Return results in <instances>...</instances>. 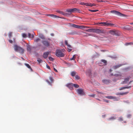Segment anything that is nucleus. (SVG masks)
I'll list each match as a JSON object with an SVG mask.
<instances>
[{
  "mask_svg": "<svg viewBox=\"0 0 133 133\" xmlns=\"http://www.w3.org/2000/svg\"><path fill=\"white\" fill-rule=\"evenodd\" d=\"M9 42L11 43H13L11 39H9Z\"/></svg>",
  "mask_w": 133,
  "mask_h": 133,
  "instance_id": "09e8293b",
  "label": "nucleus"
},
{
  "mask_svg": "<svg viewBox=\"0 0 133 133\" xmlns=\"http://www.w3.org/2000/svg\"><path fill=\"white\" fill-rule=\"evenodd\" d=\"M102 82L103 83L105 84H108L110 82L109 80L107 79H103Z\"/></svg>",
  "mask_w": 133,
  "mask_h": 133,
  "instance_id": "f8f14e48",
  "label": "nucleus"
},
{
  "mask_svg": "<svg viewBox=\"0 0 133 133\" xmlns=\"http://www.w3.org/2000/svg\"><path fill=\"white\" fill-rule=\"evenodd\" d=\"M46 66H47V68L49 69H50V67H49V66L48 65H46Z\"/></svg>",
  "mask_w": 133,
  "mask_h": 133,
  "instance_id": "5fc2aeb1",
  "label": "nucleus"
},
{
  "mask_svg": "<svg viewBox=\"0 0 133 133\" xmlns=\"http://www.w3.org/2000/svg\"><path fill=\"white\" fill-rule=\"evenodd\" d=\"M96 99L99 101H101V100L99 99H97V98Z\"/></svg>",
  "mask_w": 133,
  "mask_h": 133,
  "instance_id": "0e129e2a",
  "label": "nucleus"
},
{
  "mask_svg": "<svg viewBox=\"0 0 133 133\" xmlns=\"http://www.w3.org/2000/svg\"><path fill=\"white\" fill-rule=\"evenodd\" d=\"M22 36L23 37L25 38L26 37V35L25 34H22Z\"/></svg>",
  "mask_w": 133,
  "mask_h": 133,
  "instance_id": "49530a36",
  "label": "nucleus"
},
{
  "mask_svg": "<svg viewBox=\"0 0 133 133\" xmlns=\"http://www.w3.org/2000/svg\"><path fill=\"white\" fill-rule=\"evenodd\" d=\"M80 4L81 5H85V3L84 2H81L80 3Z\"/></svg>",
  "mask_w": 133,
  "mask_h": 133,
  "instance_id": "3c124183",
  "label": "nucleus"
},
{
  "mask_svg": "<svg viewBox=\"0 0 133 133\" xmlns=\"http://www.w3.org/2000/svg\"><path fill=\"white\" fill-rule=\"evenodd\" d=\"M76 91L77 93L80 95H84L85 94L83 90L82 89H77V90Z\"/></svg>",
  "mask_w": 133,
  "mask_h": 133,
  "instance_id": "0eeeda50",
  "label": "nucleus"
},
{
  "mask_svg": "<svg viewBox=\"0 0 133 133\" xmlns=\"http://www.w3.org/2000/svg\"><path fill=\"white\" fill-rule=\"evenodd\" d=\"M70 15V14L69 13L64 12L63 15L68 16Z\"/></svg>",
  "mask_w": 133,
  "mask_h": 133,
  "instance_id": "c9c22d12",
  "label": "nucleus"
},
{
  "mask_svg": "<svg viewBox=\"0 0 133 133\" xmlns=\"http://www.w3.org/2000/svg\"><path fill=\"white\" fill-rule=\"evenodd\" d=\"M89 10L90 11L94 12H96L98 11V10H92L91 9H89Z\"/></svg>",
  "mask_w": 133,
  "mask_h": 133,
  "instance_id": "f704fd0d",
  "label": "nucleus"
},
{
  "mask_svg": "<svg viewBox=\"0 0 133 133\" xmlns=\"http://www.w3.org/2000/svg\"><path fill=\"white\" fill-rule=\"evenodd\" d=\"M106 98L109 99H115L116 97L115 96H108L105 97Z\"/></svg>",
  "mask_w": 133,
  "mask_h": 133,
  "instance_id": "a211bd4d",
  "label": "nucleus"
},
{
  "mask_svg": "<svg viewBox=\"0 0 133 133\" xmlns=\"http://www.w3.org/2000/svg\"><path fill=\"white\" fill-rule=\"evenodd\" d=\"M106 116V115H102V117L103 118H104Z\"/></svg>",
  "mask_w": 133,
  "mask_h": 133,
  "instance_id": "6e6d98bb",
  "label": "nucleus"
},
{
  "mask_svg": "<svg viewBox=\"0 0 133 133\" xmlns=\"http://www.w3.org/2000/svg\"><path fill=\"white\" fill-rule=\"evenodd\" d=\"M76 74V72L75 71H73L71 73V75L72 76H75Z\"/></svg>",
  "mask_w": 133,
  "mask_h": 133,
  "instance_id": "bb28decb",
  "label": "nucleus"
},
{
  "mask_svg": "<svg viewBox=\"0 0 133 133\" xmlns=\"http://www.w3.org/2000/svg\"><path fill=\"white\" fill-rule=\"evenodd\" d=\"M111 12L119 16L125 17L126 16V15H125L121 14L119 12L115 10L112 11H111Z\"/></svg>",
  "mask_w": 133,
  "mask_h": 133,
  "instance_id": "20e7f679",
  "label": "nucleus"
},
{
  "mask_svg": "<svg viewBox=\"0 0 133 133\" xmlns=\"http://www.w3.org/2000/svg\"><path fill=\"white\" fill-rule=\"evenodd\" d=\"M103 100L104 101L106 102V103H108L109 102V101L107 100H106V99H103Z\"/></svg>",
  "mask_w": 133,
  "mask_h": 133,
  "instance_id": "8fccbe9b",
  "label": "nucleus"
},
{
  "mask_svg": "<svg viewBox=\"0 0 133 133\" xmlns=\"http://www.w3.org/2000/svg\"><path fill=\"white\" fill-rule=\"evenodd\" d=\"M65 44L66 45H67L69 48H71L70 45H69V44H68V42L66 41H65Z\"/></svg>",
  "mask_w": 133,
  "mask_h": 133,
  "instance_id": "473e14b6",
  "label": "nucleus"
},
{
  "mask_svg": "<svg viewBox=\"0 0 133 133\" xmlns=\"http://www.w3.org/2000/svg\"><path fill=\"white\" fill-rule=\"evenodd\" d=\"M51 15H52L51 14H46V16H51Z\"/></svg>",
  "mask_w": 133,
  "mask_h": 133,
  "instance_id": "13d9d810",
  "label": "nucleus"
},
{
  "mask_svg": "<svg viewBox=\"0 0 133 133\" xmlns=\"http://www.w3.org/2000/svg\"><path fill=\"white\" fill-rule=\"evenodd\" d=\"M133 82L132 80L130 81L129 82V84H130L131 83V82Z\"/></svg>",
  "mask_w": 133,
  "mask_h": 133,
  "instance_id": "680f3d73",
  "label": "nucleus"
},
{
  "mask_svg": "<svg viewBox=\"0 0 133 133\" xmlns=\"http://www.w3.org/2000/svg\"><path fill=\"white\" fill-rule=\"evenodd\" d=\"M131 116V115L130 114H128L127 115V117L128 118H130Z\"/></svg>",
  "mask_w": 133,
  "mask_h": 133,
  "instance_id": "de8ad7c7",
  "label": "nucleus"
},
{
  "mask_svg": "<svg viewBox=\"0 0 133 133\" xmlns=\"http://www.w3.org/2000/svg\"><path fill=\"white\" fill-rule=\"evenodd\" d=\"M66 86L68 87L70 89L72 90L73 89V84L72 83L67 84H66Z\"/></svg>",
  "mask_w": 133,
  "mask_h": 133,
  "instance_id": "9d476101",
  "label": "nucleus"
},
{
  "mask_svg": "<svg viewBox=\"0 0 133 133\" xmlns=\"http://www.w3.org/2000/svg\"><path fill=\"white\" fill-rule=\"evenodd\" d=\"M56 12L58 13L61 14L63 15L64 12L62 11H57Z\"/></svg>",
  "mask_w": 133,
  "mask_h": 133,
  "instance_id": "c85d7f7f",
  "label": "nucleus"
},
{
  "mask_svg": "<svg viewBox=\"0 0 133 133\" xmlns=\"http://www.w3.org/2000/svg\"><path fill=\"white\" fill-rule=\"evenodd\" d=\"M25 66L27 67H28V68L30 69H31V68L30 66V65L29 64H28L25 63Z\"/></svg>",
  "mask_w": 133,
  "mask_h": 133,
  "instance_id": "2f4dec72",
  "label": "nucleus"
},
{
  "mask_svg": "<svg viewBox=\"0 0 133 133\" xmlns=\"http://www.w3.org/2000/svg\"><path fill=\"white\" fill-rule=\"evenodd\" d=\"M127 26H126L125 27H123V29H127V30H128L130 29V28H127Z\"/></svg>",
  "mask_w": 133,
  "mask_h": 133,
  "instance_id": "c03bdc74",
  "label": "nucleus"
},
{
  "mask_svg": "<svg viewBox=\"0 0 133 133\" xmlns=\"http://www.w3.org/2000/svg\"><path fill=\"white\" fill-rule=\"evenodd\" d=\"M89 4L88 3H85V5H86L87 6H89Z\"/></svg>",
  "mask_w": 133,
  "mask_h": 133,
  "instance_id": "603ef678",
  "label": "nucleus"
},
{
  "mask_svg": "<svg viewBox=\"0 0 133 133\" xmlns=\"http://www.w3.org/2000/svg\"><path fill=\"white\" fill-rule=\"evenodd\" d=\"M13 41L14 42H15V40L14 38L13 39Z\"/></svg>",
  "mask_w": 133,
  "mask_h": 133,
  "instance_id": "69168bd1",
  "label": "nucleus"
},
{
  "mask_svg": "<svg viewBox=\"0 0 133 133\" xmlns=\"http://www.w3.org/2000/svg\"><path fill=\"white\" fill-rule=\"evenodd\" d=\"M74 87L75 88H77L79 87V85L77 84H73V87Z\"/></svg>",
  "mask_w": 133,
  "mask_h": 133,
  "instance_id": "7c9ffc66",
  "label": "nucleus"
},
{
  "mask_svg": "<svg viewBox=\"0 0 133 133\" xmlns=\"http://www.w3.org/2000/svg\"><path fill=\"white\" fill-rule=\"evenodd\" d=\"M40 40V39L39 38H37L35 39L34 40V41L36 42H37L38 41H39Z\"/></svg>",
  "mask_w": 133,
  "mask_h": 133,
  "instance_id": "4c0bfd02",
  "label": "nucleus"
},
{
  "mask_svg": "<svg viewBox=\"0 0 133 133\" xmlns=\"http://www.w3.org/2000/svg\"><path fill=\"white\" fill-rule=\"evenodd\" d=\"M89 6H92V4H91V3H89Z\"/></svg>",
  "mask_w": 133,
  "mask_h": 133,
  "instance_id": "4d7b16f0",
  "label": "nucleus"
},
{
  "mask_svg": "<svg viewBox=\"0 0 133 133\" xmlns=\"http://www.w3.org/2000/svg\"><path fill=\"white\" fill-rule=\"evenodd\" d=\"M122 65V64L117 65H116L114 66H113V68L114 69H117V68L121 66Z\"/></svg>",
  "mask_w": 133,
  "mask_h": 133,
  "instance_id": "6ab92c4d",
  "label": "nucleus"
},
{
  "mask_svg": "<svg viewBox=\"0 0 133 133\" xmlns=\"http://www.w3.org/2000/svg\"><path fill=\"white\" fill-rule=\"evenodd\" d=\"M49 60L50 61H52L54 60V58L51 57H49Z\"/></svg>",
  "mask_w": 133,
  "mask_h": 133,
  "instance_id": "a19ab883",
  "label": "nucleus"
},
{
  "mask_svg": "<svg viewBox=\"0 0 133 133\" xmlns=\"http://www.w3.org/2000/svg\"><path fill=\"white\" fill-rule=\"evenodd\" d=\"M14 49L15 51L21 53H23L24 52V50L21 47L17 45H14Z\"/></svg>",
  "mask_w": 133,
  "mask_h": 133,
  "instance_id": "f03ea898",
  "label": "nucleus"
},
{
  "mask_svg": "<svg viewBox=\"0 0 133 133\" xmlns=\"http://www.w3.org/2000/svg\"><path fill=\"white\" fill-rule=\"evenodd\" d=\"M42 43L45 46L48 47L50 45V43L48 41H43Z\"/></svg>",
  "mask_w": 133,
  "mask_h": 133,
  "instance_id": "6e6552de",
  "label": "nucleus"
},
{
  "mask_svg": "<svg viewBox=\"0 0 133 133\" xmlns=\"http://www.w3.org/2000/svg\"><path fill=\"white\" fill-rule=\"evenodd\" d=\"M54 69L55 71H56V72H57V70L55 68H54Z\"/></svg>",
  "mask_w": 133,
  "mask_h": 133,
  "instance_id": "bf43d9fd",
  "label": "nucleus"
},
{
  "mask_svg": "<svg viewBox=\"0 0 133 133\" xmlns=\"http://www.w3.org/2000/svg\"><path fill=\"white\" fill-rule=\"evenodd\" d=\"M115 76L117 77V79H121L122 78L121 75L120 74H115Z\"/></svg>",
  "mask_w": 133,
  "mask_h": 133,
  "instance_id": "dca6fc26",
  "label": "nucleus"
},
{
  "mask_svg": "<svg viewBox=\"0 0 133 133\" xmlns=\"http://www.w3.org/2000/svg\"><path fill=\"white\" fill-rule=\"evenodd\" d=\"M129 78H130L129 77L125 79L124 81L122 82V84H126L127 82L129 81Z\"/></svg>",
  "mask_w": 133,
  "mask_h": 133,
  "instance_id": "4468645a",
  "label": "nucleus"
},
{
  "mask_svg": "<svg viewBox=\"0 0 133 133\" xmlns=\"http://www.w3.org/2000/svg\"><path fill=\"white\" fill-rule=\"evenodd\" d=\"M75 78L77 79H79L80 78V77L78 76L77 75H76L75 76Z\"/></svg>",
  "mask_w": 133,
  "mask_h": 133,
  "instance_id": "79ce46f5",
  "label": "nucleus"
},
{
  "mask_svg": "<svg viewBox=\"0 0 133 133\" xmlns=\"http://www.w3.org/2000/svg\"><path fill=\"white\" fill-rule=\"evenodd\" d=\"M37 61L39 63V64L41 63L42 61V60L40 59V58H38L37 60Z\"/></svg>",
  "mask_w": 133,
  "mask_h": 133,
  "instance_id": "58836bf2",
  "label": "nucleus"
},
{
  "mask_svg": "<svg viewBox=\"0 0 133 133\" xmlns=\"http://www.w3.org/2000/svg\"><path fill=\"white\" fill-rule=\"evenodd\" d=\"M118 120L120 121H123V119L122 117H119Z\"/></svg>",
  "mask_w": 133,
  "mask_h": 133,
  "instance_id": "72a5a7b5",
  "label": "nucleus"
},
{
  "mask_svg": "<svg viewBox=\"0 0 133 133\" xmlns=\"http://www.w3.org/2000/svg\"><path fill=\"white\" fill-rule=\"evenodd\" d=\"M131 87V86L129 87H120L119 88V90H122L126 89H129Z\"/></svg>",
  "mask_w": 133,
  "mask_h": 133,
  "instance_id": "ddd939ff",
  "label": "nucleus"
},
{
  "mask_svg": "<svg viewBox=\"0 0 133 133\" xmlns=\"http://www.w3.org/2000/svg\"><path fill=\"white\" fill-rule=\"evenodd\" d=\"M72 12H79L80 11V10L79 9L76 8L72 9Z\"/></svg>",
  "mask_w": 133,
  "mask_h": 133,
  "instance_id": "2eb2a0df",
  "label": "nucleus"
},
{
  "mask_svg": "<svg viewBox=\"0 0 133 133\" xmlns=\"http://www.w3.org/2000/svg\"><path fill=\"white\" fill-rule=\"evenodd\" d=\"M27 50L28 51H30L31 49L30 46L29 45H28L27 46Z\"/></svg>",
  "mask_w": 133,
  "mask_h": 133,
  "instance_id": "393cba45",
  "label": "nucleus"
},
{
  "mask_svg": "<svg viewBox=\"0 0 133 133\" xmlns=\"http://www.w3.org/2000/svg\"><path fill=\"white\" fill-rule=\"evenodd\" d=\"M78 28L79 29H82L84 28H88L87 26H84L83 25H78Z\"/></svg>",
  "mask_w": 133,
  "mask_h": 133,
  "instance_id": "aec40b11",
  "label": "nucleus"
},
{
  "mask_svg": "<svg viewBox=\"0 0 133 133\" xmlns=\"http://www.w3.org/2000/svg\"><path fill=\"white\" fill-rule=\"evenodd\" d=\"M109 33L113 35H116L117 36H119L120 34L119 32L117 31L113 30H110L109 31Z\"/></svg>",
  "mask_w": 133,
  "mask_h": 133,
  "instance_id": "7ed1b4c3",
  "label": "nucleus"
},
{
  "mask_svg": "<svg viewBox=\"0 0 133 133\" xmlns=\"http://www.w3.org/2000/svg\"><path fill=\"white\" fill-rule=\"evenodd\" d=\"M69 51H70L71 50V49H69Z\"/></svg>",
  "mask_w": 133,
  "mask_h": 133,
  "instance_id": "338daca9",
  "label": "nucleus"
},
{
  "mask_svg": "<svg viewBox=\"0 0 133 133\" xmlns=\"http://www.w3.org/2000/svg\"><path fill=\"white\" fill-rule=\"evenodd\" d=\"M133 44V42H131L130 43H128L126 44V45H129Z\"/></svg>",
  "mask_w": 133,
  "mask_h": 133,
  "instance_id": "a18cd8bd",
  "label": "nucleus"
},
{
  "mask_svg": "<svg viewBox=\"0 0 133 133\" xmlns=\"http://www.w3.org/2000/svg\"><path fill=\"white\" fill-rule=\"evenodd\" d=\"M100 24H102L104 26H113L114 25V24L111 23H108V22H101L99 23Z\"/></svg>",
  "mask_w": 133,
  "mask_h": 133,
  "instance_id": "423d86ee",
  "label": "nucleus"
},
{
  "mask_svg": "<svg viewBox=\"0 0 133 133\" xmlns=\"http://www.w3.org/2000/svg\"><path fill=\"white\" fill-rule=\"evenodd\" d=\"M51 35L52 36H54V34H51Z\"/></svg>",
  "mask_w": 133,
  "mask_h": 133,
  "instance_id": "052dcab7",
  "label": "nucleus"
},
{
  "mask_svg": "<svg viewBox=\"0 0 133 133\" xmlns=\"http://www.w3.org/2000/svg\"><path fill=\"white\" fill-rule=\"evenodd\" d=\"M28 36L30 38H33L34 37V35H31V34L30 33H28Z\"/></svg>",
  "mask_w": 133,
  "mask_h": 133,
  "instance_id": "cd10ccee",
  "label": "nucleus"
},
{
  "mask_svg": "<svg viewBox=\"0 0 133 133\" xmlns=\"http://www.w3.org/2000/svg\"><path fill=\"white\" fill-rule=\"evenodd\" d=\"M76 57V56H75V55H74L73 57L71 58L70 59V60H74V59Z\"/></svg>",
  "mask_w": 133,
  "mask_h": 133,
  "instance_id": "ea45409f",
  "label": "nucleus"
},
{
  "mask_svg": "<svg viewBox=\"0 0 133 133\" xmlns=\"http://www.w3.org/2000/svg\"><path fill=\"white\" fill-rule=\"evenodd\" d=\"M12 35V32H10L9 33L8 36L9 38H11V36Z\"/></svg>",
  "mask_w": 133,
  "mask_h": 133,
  "instance_id": "e433bc0d",
  "label": "nucleus"
},
{
  "mask_svg": "<svg viewBox=\"0 0 133 133\" xmlns=\"http://www.w3.org/2000/svg\"><path fill=\"white\" fill-rule=\"evenodd\" d=\"M49 53L50 52L48 51H47L44 52V53L43 55V57H44V58L45 59L46 58L48 57V56Z\"/></svg>",
  "mask_w": 133,
  "mask_h": 133,
  "instance_id": "9b49d317",
  "label": "nucleus"
},
{
  "mask_svg": "<svg viewBox=\"0 0 133 133\" xmlns=\"http://www.w3.org/2000/svg\"><path fill=\"white\" fill-rule=\"evenodd\" d=\"M95 95V94H93L91 95H89V96L90 97H94Z\"/></svg>",
  "mask_w": 133,
  "mask_h": 133,
  "instance_id": "37998d69",
  "label": "nucleus"
},
{
  "mask_svg": "<svg viewBox=\"0 0 133 133\" xmlns=\"http://www.w3.org/2000/svg\"><path fill=\"white\" fill-rule=\"evenodd\" d=\"M97 1L98 2H103L102 0H97Z\"/></svg>",
  "mask_w": 133,
  "mask_h": 133,
  "instance_id": "864d4df0",
  "label": "nucleus"
},
{
  "mask_svg": "<svg viewBox=\"0 0 133 133\" xmlns=\"http://www.w3.org/2000/svg\"><path fill=\"white\" fill-rule=\"evenodd\" d=\"M66 11L70 13H72V9H67L66 10Z\"/></svg>",
  "mask_w": 133,
  "mask_h": 133,
  "instance_id": "5701e85b",
  "label": "nucleus"
},
{
  "mask_svg": "<svg viewBox=\"0 0 133 133\" xmlns=\"http://www.w3.org/2000/svg\"><path fill=\"white\" fill-rule=\"evenodd\" d=\"M64 51V50L63 49L57 50L56 51V55L58 57H63L64 56L63 53Z\"/></svg>",
  "mask_w": 133,
  "mask_h": 133,
  "instance_id": "f257e3e1",
  "label": "nucleus"
},
{
  "mask_svg": "<svg viewBox=\"0 0 133 133\" xmlns=\"http://www.w3.org/2000/svg\"><path fill=\"white\" fill-rule=\"evenodd\" d=\"M49 78L50 81V82L48 80L46 79V81L50 85H51V83L53 81V77L51 76H50Z\"/></svg>",
  "mask_w": 133,
  "mask_h": 133,
  "instance_id": "1a4fd4ad",
  "label": "nucleus"
},
{
  "mask_svg": "<svg viewBox=\"0 0 133 133\" xmlns=\"http://www.w3.org/2000/svg\"><path fill=\"white\" fill-rule=\"evenodd\" d=\"M94 33L99 34L100 33L105 34L106 33V32L104 30H103L94 29Z\"/></svg>",
  "mask_w": 133,
  "mask_h": 133,
  "instance_id": "39448f33",
  "label": "nucleus"
},
{
  "mask_svg": "<svg viewBox=\"0 0 133 133\" xmlns=\"http://www.w3.org/2000/svg\"><path fill=\"white\" fill-rule=\"evenodd\" d=\"M92 4V6H95L96 5L94 4Z\"/></svg>",
  "mask_w": 133,
  "mask_h": 133,
  "instance_id": "e2e57ef3",
  "label": "nucleus"
},
{
  "mask_svg": "<svg viewBox=\"0 0 133 133\" xmlns=\"http://www.w3.org/2000/svg\"><path fill=\"white\" fill-rule=\"evenodd\" d=\"M129 92H124L122 93H119L117 95H126L128 94Z\"/></svg>",
  "mask_w": 133,
  "mask_h": 133,
  "instance_id": "4be33fe9",
  "label": "nucleus"
},
{
  "mask_svg": "<svg viewBox=\"0 0 133 133\" xmlns=\"http://www.w3.org/2000/svg\"><path fill=\"white\" fill-rule=\"evenodd\" d=\"M86 31L88 32H94V29H89L86 30Z\"/></svg>",
  "mask_w": 133,
  "mask_h": 133,
  "instance_id": "412c9836",
  "label": "nucleus"
},
{
  "mask_svg": "<svg viewBox=\"0 0 133 133\" xmlns=\"http://www.w3.org/2000/svg\"><path fill=\"white\" fill-rule=\"evenodd\" d=\"M51 16H52V17L55 18H63L61 17H59L58 16H57L56 15H51Z\"/></svg>",
  "mask_w": 133,
  "mask_h": 133,
  "instance_id": "b1692460",
  "label": "nucleus"
},
{
  "mask_svg": "<svg viewBox=\"0 0 133 133\" xmlns=\"http://www.w3.org/2000/svg\"><path fill=\"white\" fill-rule=\"evenodd\" d=\"M116 117L115 116H112L110 117L109 118H108V120H114L116 119Z\"/></svg>",
  "mask_w": 133,
  "mask_h": 133,
  "instance_id": "f3484780",
  "label": "nucleus"
},
{
  "mask_svg": "<svg viewBox=\"0 0 133 133\" xmlns=\"http://www.w3.org/2000/svg\"><path fill=\"white\" fill-rule=\"evenodd\" d=\"M101 61L103 62L104 64L105 65L107 64V61L106 60L104 59H102L101 60Z\"/></svg>",
  "mask_w": 133,
  "mask_h": 133,
  "instance_id": "c756f323",
  "label": "nucleus"
},
{
  "mask_svg": "<svg viewBox=\"0 0 133 133\" xmlns=\"http://www.w3.org/2000/svg\"><path fill=\"white\" fill-rule=\"evenodd\" d=\"M71 26L75 28H78V25L74 24H73L71 25Z\"/></svg>",
  "mask_w": 133,
  "mask_h": 133,
  "instance_id": "a878e982",
  "label": "nucleus"
},
{
  "mask_svg": "<svg viewBox=\"0 0 133 133\" xmlns=\"http://www.w3.org/2000/svg\"><path fill=\"white\" fill-rule=\"evenodd\" d=\"M130 24H133V23H130Z\"/></svg>",
  "mask_w": 133,
  "mask_h": 133,
  "instance_id": "774afa93",
  "label": "nucleus"
}]
</instances>
